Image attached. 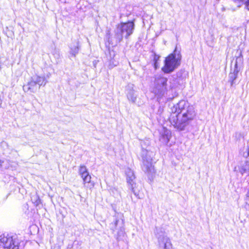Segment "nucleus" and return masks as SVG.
<instances>
[{"mask_svg":"<svg viewBox=\"0 0 249 249\" xmlns=\"http://www.w3.org/2000/svg\"><path fill=\"white\" fill-rule=\"evenodd\" d=\"M171 110L170 122L179 131L184 130L196 115L194 107L185 100L180 101Z\"/></svg>","mask_w":249,"mask_h":249,"instance_id":"f257e3e1","label":"nucleus"},{"mask_svg":"<svg viewBox=\"0 0 249 249\" xmlns=\"http://www.w3.org/2000/svg\"><path fill=\"white\" fill-rule=\"evenodd\" d=\"M134 28L135 24L132 21L118 24L114 31V35L107 34V37L109 44L116 45L122 41L124 37L128 38L133 34Z\"/></svg>","mask_w":249,"mask_h":249,"instance_id":"f03ea898","label":"nucleus"},{"mask_svg":"<svg viewBox=\"0 0 249 249\" xmlns=\"http://www.w3.org/2000/svg\"><path fill=\"white\" fill-rule=\"evenodd\" d=\"M181 55L180 52L176 49L174 52L166 57L164 60V66L161 70L165 73H170L177 69L180 64Z\"/></svg>","mask_w":249,"mask_h":249,"instance_id":"7ed1b4c3","label":"nucleus"},{"mask_svg":"<svg viewBox=\"0 0 249 249\" xmlns=\"http://www.w3.org/2000/svg\"><path fill=\"white\" fill-rule=\"evenodd\" d=\"M154 234L158 239L159 249H174L171 240L162 227H156Z\"/></svg>","mask_w":249,"mask_h":249,"instance_id":"20e7f679","label":"nucleus"},{"mask_svg":"<svg viewBox=\"0 0 249 249\" xmlns=\"http://www.w3.org/2000/svg\"><path fill=\"white\" fill-rule=\"evenodd\" d=\"M47 83L44 77L34 76L31 80L23 86V89L25 92H36L41 86H45Z\"/></svg>","mask_w":249,"mask_h":249,"instance_id":"39448f33","label":"nucleus"},{"mask_svg":"<svg viewBox=\"0 0 249 249\" xmlns=\"http://www.w3.org/2000/svg\"><path fill=\"white\" fill-rule=\"evenodd\" d=\"M167 78L158 76L155 78V87L153 89V92L160 98L163 96L166 92Z\"/></svg>","mask_w":249,"mask_h":249,"instance_id":"423d86ee","label":"nucleus"},{"mask_svg":"<svg viewBox=\"0 0 249 249\" xmlns=\"http://www.w3.org/2000/svg\"><path fill=\"white\" fill-rule=\"evenodd\" d=\"M146 153L145 156L142 158V169L143 172L147 173L148 175H152L155 173V169L153 165V158L155 155L153 152L146 149Z\"/></svg>","mask_w":249,"mask_h":249,"instance_id":"0eeeda50","label":"nucleus"},{"mask_svg":"<svg viewBox=\"0 0 249 249\" xmlns=\"http://www.w3.org/2000/svg\"><path fill=\"white\" fill-rule=\"evenodd\" d=\"M126 174L128 188L131 190L136 196L138 197L139 194L135 189V176L134 172L130 169H128L126 171Z\"/></svg>","mask_w":249,"mask_h":249,"instance_id":"6e6552de","label":"nucleus"},{"mask_svg":"<svg viewBox=\"0 0 249 249\" xmlns=\"http://www.w3.org/2000/svg\"><path fill=\"white\" fill-rule=\"evenodd\" d=\"M242 58L240 57H238L236 59L235 63L233 68H231V71L229 74V82L231 83V87L233 86L235 84V80L237 78L238 74L240 69L238 67V62L242 61Z\"/></svg>","mask_w":249,"mask_h":249,"instance_id":"1a4fd4ad","label":"nucleus"},{"mask_svg":"<svg viewBox=\"0 0 249 249\" xmlns=\"http://www.w3.org/2000/svg\"><path fill=\"white\" fill-rule=\"evenodd\" d=\"M0 242L5 249H14L15 245L13 239V236L7 234L0 236Z\"/></svg>","mask_w":249,"mask_h":249,"instance_id":"9d476101","label":"nucleus"},{"mask_svg":"<svg viewBox=\"0 0 249 249\" xmlns=\"http://www.w3.org/2000/svg\"><path fill=\"white\" fill-rule=\"evenodd\" d=\"M134 85L132 84H128L126 87V94L128 100L132 103H135L137 96L135 94L134 90Z\"/></svg>","mask_w":249,"mask_h":249,"instance_id":"9b49d317","label":"nucleus"},{"mask_svg":"<svg viewBox=\"0 0 249 249\" xmlns=\"http://www.w3.org/2000/svg\"><path fill=\"white\" fill-rule=\"evenodd\" d=\"M70 57H75L78 53L80 46L78 40H74L69 46Z\"/></svg>","mask_w":249,"mask_h":249,"instance_id":"f8f14e48","label":"nucleus"},{"mask_svg":"<svg viewBox=\"0 0 249 249\" xmlns=\"http://www.w3.org/2000/svg\"><path fill=\"white\" fill-rule=\"evenodd\" d=\"M160 141L163 143L167 144L170 139V131L166 128H163V131L160 133Z\"/></svg>","mask_w":249,"mask_h":249,"instance_id":"ddd939ff","label":"nucleus"},{"mask_svg":"<svg viewBox=\"0 0 249 249\" xmlns=\"http://www.w3.org/2000/svg\"><path fill=\"white\" fill-rule=\"evenodd\" d=\"M237 169L239 173L242 175L245 173H248L249 172V161H245L240 166H238V167H235L234 171H237Z\"/></svg>","mask_w":249,"mask_h":249,"instance_id":"4468645a","label":"nucleus"},{"mask_svg":"<svg viewBox=\"0 0 249 249\" xmlns=\"http://www.w3.org/2000/svg\"><path fill=\"white\" fill-rule=\"evenodd\" d=\"M31 201L36 207L38 206L40 204L41 200L38 196L36 194H34L31 196Z\"/></svg>","mask_w":249,"mask_h":249,"instance_id":"2eb2a0df","label":"nucleus"},{"mask_svg":"<svg viewBox=\"0 0 249 249\" xmlns=\"http://www.w3.org/2000/svg\"><path fill=\"white\" fill-rule=\"evenodd\" d=\"M233 1L238 4V6L239 7L241 5L244 4L246 8L249 10V0H233Z\"/></svg>","mask_w":249,"mask_h":249,"instance_id":"dca6fc26","label":"nucleus"},{"mask_svg":"<svg viewBox=\"0 0 249 249\" xmlns=\"http://www.w3.org/2000/svg\"><path fill=\"white\" fill-rule=\"evenodd\" d=\"M81 178H83V181L84 183H89L90 181L91 177L89 175V173L88 172L82 174L80 175Z\"/></svg>","mask_w":249,"mask_h":249,"instance_id":"f3484780","label":"nucleus"},{"mask_svg":"<svg viewBox=\"0 0 249 249\" xmlns=\"http://www.w3.org/2000/svg\"><path fill=\"white\" fill-rule=\"evenodd\" d=\"M125 236V232L123 228H121L118 231L116 239L118 241L122 240Z\"/></svg>","mask_w":249,"mask_h":249,"instance_id":"a211bd4d","label":"nucleus"},{"mask_svg":"<svg viewBox=\"0 0 249 249\" xmlns=\"http://www.w3.org/2000/svg\"><path fill=\"white\" fill-rule=\"evenodd\" d=\"M88 172V170L86 168V167L85 165H80L79 170V173L80 175L83 174L84 173H86Z\"/></svg>","mask_w":249,"mask_h":249,"instance_id":"6ab92c4d","label":"nucleus"},{"mask_svg":"<svg viewBox=\"0 0 249 249\" xmlns=\"http://www.w3.org/2000/svg\"><path fill=\"white\" fill-rule=\"evenodd\" d=\"M160 56L156 53L153 52V62H158L160 58Z\"/></svg>","mask_w":249,"mask_h":249,"instance_id":"aec40b11","label":"nucleus"},{"mask_svg":"<svg viewBox=\"0 0 249 249\" xmlns=\"http://www.w3.org/2000/svg\"><path fill=\"white\" fill-rule=\"evenodd\" d=\"M243 156L245 158H247L249 157V145L248 146L247 151L243 152Z\"/></svg>","mask_w":249,"mask_h":249,"instance_id":"412c9836","label":"nucleus"},{"mask_svg":"<svg viewBox=\"0 0 249 249\" xmlns=\"http://www.w3.org/2000/svg\"><path fill=\"white\" fill-rule=\"evenodd\" d=\"M30 229H31V232H32V231H31L32 230H33L34 231H38V228L36 225H33V226H31L30 228Z\"/></svg>","mask_w":249,"mask_h":249,"instance_id":"4be33fe9","label":"nucleus"},{"mask_svg":"<svg viewBox=\"0 0 249 249\" xmlns=\"http://www.w3.org/2000/svg\"><path fill=\"white\" fill-rule=\"evenodd\" d=\"M154 67L155 70L157 69L159 67L158 62H153Z\"/></svg>","mask_w":249,"mask_h":249,"instance_id":"5701e85b","label":"nucleus"},{"mask_svg":"<svg viewBox=\"0 0 249 249\" xmlns=\"http://www.w3.org/2000/svg\"><path fill=\"white\" fill-rule=\"evenodd\" d=\"M245 200L246 201L249 200V190H248V191L246 195Z\"/></svg>","mask_w":249,"mask_h":249,"instance_id":"b1692460","label":"nucleus"},{"mask_svg":"<svg viewBox=\"0 0 249 249\" xmlns=\"http://www.w3.org/2000/svg\"><path fill=\"white\" fill-rule=\"evenodd\" d=\"M163 111V108L161 107H159V109L158 111V113L160 114L161 113V112H162Z\"/></svg>","mask_w":249,"mask_h":249,"instance_id":"393cba45","label":"nucleus"},{"mask_svg":"<svg viewBox=\"0 0 249 249\" xmlns=\"http://www.w3.org/2000/svg\"><path fill=\"white\" fill-rule=\"evenodd\" d=\"M118 221H119V220L118 219L115 220V223H114V226L115 227H116Z\"/></svg>","mask_w":249,"mask_h":249,"instance_id":"a878e982","label":"nucleus"},{"mask_svg":"<svg viewBox=\"0 0 249 249\" xmlns=\"http://www.w3.org/2000/svg\"><path fill=\"white\" fill-rule=\"evenodd\" d=\"M96 62H93V64L94 65V67H95V64H96Z\"/></svg>","mask_w":249,"mask_h":249,"instance_id":"bb28decb","label":"nucleus"},{"mask_svg":"<svg viewBox=\"0 0 249 249\" xmlns=\"http://www.w3.org/2000/svg\"><path fill=\"white\" fill-rule=\"evenodd\" d=\"M111 229H112V230L114 231V229L113 227H111Z\"/></svg>","mask_w":249,"mask_h":249,"instance_id":"cd10ccee","label":"nucleus"},{"mask_svg":"<svg viewBox=\"0 0 249 249\" xmlns=\"http://www.w3.org/2000/svg\"><path fill=\"white\" fill-rule=\"evenodd\" d=\"M1 165V161L0 160V166Z\"/></svg>","mask_w":249,"mask_h":249,"instance_id":"c85d7f7f","label":"nucleus"},{"mask_svg":"<svg viewBox=\"0 0 249 249\" xmlns=\"http://www.w3.org/2000/svg\"><path fill=\"white\" fill-rule=\"evenodd\" d=\"M16 247H18V245H16ZM17 249H18V248H17Z\"/></svg>","mask_w":249,"mask_h":249,"instance_id":"c756f323","label":"nucleus"}]
</instances>
